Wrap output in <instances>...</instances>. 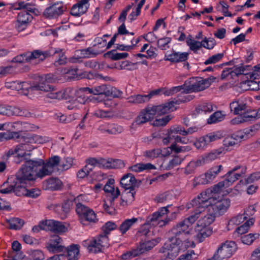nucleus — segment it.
<instances>
[{"instance_id":"f257e3e1","label":"nucleus","mask_w":260,"mask_h":260,"mask_svg":"<svg viewBox=\"0 0 260 260\" xmlns=\"http://www.w3.org/2000/svg\"><path fill=\"white\" fill-rule=\"evenodd\" d=\"M60 161V157L54 156L46 160L43 159L29 160L22 166L18 172L13 182L8 187L2 188V193H9L13 191L17 196L26 194V187H29L37 177L42 178L52 174Z\"/></svg>"},{"instance_id":"f03ea898","label":"nucleus","mask_w":260,"mask_h":260,"mask_svg":"<svg viewBox=\"0 0 260 260\" xmlns=\"http://www.w3.org/2000/svg\"><path fill=\"white\" fill-rule=\"evenodd\" d=\"M213 199L211 196V190L207 189L202 192L197 198L193 199L191 203L187 204L186 207L189 209L194 208V211L193 214L200 213L195 231L197 233L196 238L199 242H203L205 238L210 236L212 233V230L210 227L215 219V213L209 210V206L212 203Z\"/></svg>"},{"instance_id":"7ed1b4c3","label":"nucleus","mask_w":260,"mask_h":260,"mask_svg":"<svg viewBox=\"0 0 260 260\" xmlns=\"http://www.w3.org/2000/svg\"><path fill=\"white\" fill-rule=\"evenodd\" d=\"M200 213L192 214L178 223L169 232V240L159 249L162 256L172 259L175 257L182 249L180 244L182 238L190 234V226L198 218Z\"/></svg>"},{"instance_id":"20e7f679","label":"nucleus","mask_w":260,"mask_h":260,"mask_svg":"<svg viewBox=\"0 0 260 260\" xmlns=\"http://www.w3.org/2000/svg\"><path fill=\"white\" fill-rule=\"evenodd\" d=\"M85 92L94 95L104 94L106 96H110L112 93L109 90V86L107 85H101L92 87H83L79 89L80 96L78 100L81 103H88L89 102L98 101V99L93 96L87 97L85 94Z\"/></svg>"},{"instance_id":"39448f33","label":"nucleus","mask_w":260,"mask_h":260,"mask_svg":"<svg viewBox=\"0 0 260 260\" xmlns=\"http://www.w3.org/2000/svg\"><path fill=\"white\" fill-rule=\"evenodd\" d=\"M206 88V87L205 86L202 79H200L199 80H196L195 82H193V81H186L183 85L173 87L166 91L165 94L167 95H170L180 91H182V93H188L202 91Z\"/></svg>"},{"instance_id":"423d86ee","label":"nucleus","mask_w":260,"mask_h":260,"mask_svg":"<svg viewBox=\"0 0 260 260\" xmlns=\"http://www.w3.org/2000/svg\"><path fill=\"white\" fill-rule=\"evenodd\" d=\"M206 88V87L205 86L202 79H200L199 80H196L195 82H193V81H186L183 85L173 87L166 91L165 94L167 95H170L180 91H182V93H188L202 91Z\"/></svg>"},{"instance_id":"0eeeda50","label":"nucleus","mask_w":260,"mask_h":260,"mask_svg":"<svg viewBox=\"0 0 260 260\" xmlns=\"http://www.w3.org/2000/svg\"><path fill=\"white\" fill-rule=\"evenodd\" d=\"M29 135L24 137L21 143L16 147L10 149L7 153V156H14L15 157L20 159V160H15L16 163H19L24 157L27 154V152H30L35 148L34 143L27 142V139H29Z\"/></svg>"},{"instance_id":"6e6552de","label":"nucleus","mask_w":260,"mask_h":260,"mask_svg":"<svg viewBox=\"0 0 260 260\" xmlns=\"http://www.w3.org/2000/svg\"><path fill=\"white\" fill-rule=\"evenodd\" d=\"M192 99L191 95H179L175 100L170 101L164 104L152 106L154 113L158 115H161L176 110L177 106L181 103L187 102Z\"/></svg>"},{"instance_id":"1a4fd4ad","label":"nucleus","mask_w":260,"mask_h":260,"mask_svg":"<svg viewBox=\"0 0 260 260\" xmlns=\"http://www.w3.org/2000/svg\"><path fill=\"white\" fill-rule=\"evenodd\" d=\"M84 199V196L83 195L78 196L74 199L76 212L80 215H83L86 221L96 222L98 219L95 213L92 209L83 204Z\"/></svg>"},{"instance_id":"9d476101","label":"nucleus","mask_w":260,"mask_h":260,"mask_svg":"<svg viewBox=\"0 0 260 260\" xmlns=\"http://www.w3.org/2000/svg\"><path fill=\"white\" fill-rule=\"evenodd\" d=\"M168 212V206L162 207L158 211L148 216L146 222L151 227L156 225L162 227L169 222L167 217Z\"/></svg>"},{"instance_id":"9b49d317","label":"nucleus","mask_w":260,"mask_h":260,"mask_svg":"<svg viewBox=\"0 0 260 260\" xmlns=\"http://www.w3.org/2000/svg\"><path fill=\"white\" fill-rule=\"evenodd\" d=\"M45 55L40 50H35L32 52L21 54L14 57L11 62L17 63H23L27 62L37 63L45 59Z\"/></svg>"},{"instance_id":"f8f14e48","label":"nucleus","mask_w":260,"mask_h":260,"mask_svg":"<svg viewBox=\"0 0 260 260\" xmlns=\"http://www.w3.org/2000/svg\"><path fill=\"white\" fill-rule=\"evenodd\" d=\"M211 190V196L213 199L212 203L210 204L208 208L209 210H211L213 213L221 215L226 211L230 206V200L228 199H223L221 200L217 201L214 197V192Z\"/></svg>"},{"instance_id":"ddd939ff","label":"nucleus","mask_w":260,"mask_h":260,"mask_svg":"<svg viewBox=\"0 0 260 260\" xmlns=\"http://www.w3.org/2000/svg\"><path fill=\"white\" fill-rule=\"evenodd\" d=\"M155 115V114L152 107L146 108L140 113L136 120L133 122L131 128L135 129L137 125L148 122L151 119H153Z\"/></svg>"},{"instance_id":"4468645a","label":"nucleus","mask_w":260,"mask_h":260,"mask_svg":"<svg viewBox=\"0 0 260 260\" xmlns=\"http://www.w3.org/2000/svg\"><path fill=\"white\" fill-rule=\"evenodd\" d=\"M225 177V178L223 181L214 186L212 190L214 193L219 192L222 189L232 185L241 177V174H231V172H228Z\"/></svg>"},{"instance_id":"2eb2a0df","label":"nucleus","mask_w":260,"mask_h":260,"mask_svg":"<svg viewBox=\"0 0 260 260\" xmlns=\"http://www.w3.org/2000/svg\"><path fill=\"white\" fill-rule=\"evenodd\" d=\"M48 250L52 253L64 251L65 247L62 245V240L57 235L51 236L46 244Z\"/></svg>"},{"instance_id":"dca6fc26","label":"nucleus","mask_w":260,"mask_h":260,"mask_svg":"<svg viewBox=\"0 0 260 260\" xmlns=\"http://www.w3.org/2000/svg\"><path fill=\"white\" fill-rule=\"evenodd\" d=\"M53 79L51 78V76L48 75L42 78L40 82L34 86L31 85L30 93H32L34 91L41 90L44 92H49L50 91L53 90V86L49 84V83L52 82Z\"/></svg>"},{"instance_id":"f3484780","label":"nucleus","mask_w":260,"mask_h":260,"mask_svg":"<svg viewBox=\"0 0 260 260\" xmlns=\"http://www.w3.org/2000/svg\"><path fill=\"white\" fill-rule=\"evenodd\" d=\"M64 9L63 4L58 2L46 9L43 14L46 18H56L63 13Z\"/></svg>"},{"instance_id":"a211bd4d","label":"nucleus","mask_w":260,"mask_h":260,"mask_svg":"<svg viewBox=\"0 0 260 260\" xmlns=\"http://www.w3.org/2000/svg\"><path fill=\"white\" fill-rule=\"evenodd\" d=\"M6 86L13 90L19 91L20 93L27 95L30 93L31 85L26 82L13 81L7 82Z\"/></svg>"},{"instance_id":"6ab92c4d","label":"nucleus","mask_w":260,"mask_h":260,"mask_svg":"<svg viewBox=\"0 0 260 260\" xmlns=\"http://www.w3.org/2000/svg\"><path fill=\"white\" fill-rule=\"evenodd\" d=\"M98 131L102 134L116 135L121 133L123 128L115 123H104L99 126Z\"/></svg>"},{"instance_id":"aec40b11","label":"nucleus","mask_w":260,"mask_h":260,"mask_svg":"<svg viewBox=\"0 0 260 260\" xmlns=\"http://www.w3.org/2000/svg\"><path fill=\"white\" fill-rule=\"evenodd\" d=\"M90 0H81L78 3L74 5L71 10L72 15L79 17L84 14L89 7Z\"/></svg>"},{"instance_id":"412c9836","label":"nucleus","mask_w":260,"mask_h":260,"mask_svg":"<svg viewBox=\"0 0 260 260\" xmlns=\"http://www.w3.org/2000/svg\"><path fill=\"white\" fill-rule=\"evenodd\" d=\"M42 54L45 55V59L48 56L58 54V58L54 62V64L55 66L64 64L67 62V58L64 53L62 52V49L60 48H51L48 51L42 52Z\"/></svg>"},{"instance_id":"4be33fe9","label":"nucleus","mask_w":260,"mask_h":260,"mask_svg":"<svg viewBox=\"0 0 260 260\" xmlns=\"http://www.w3.org/2000/svg\"><path fill=\"white\" fill-rule=\"evenodd\" d=\"M46 226L43 227L45 231H50L56 233H64L67 231V228L61 222L54 220H47L45 223Z\"/></svg>"},{"instance_id":"5701e85b","label":"nucleus","mask_w":260,"mask_h":260,"mask_svg":"<svg viewBox=\"0 0 260 260\" xmlns=\"http://www.w3.org/2000/svg\"><path fill=\"white\" fill-rule=\"evenodd\" d=\"M71 201H67L62 205H54L52 208L61 219H65L70 212Z\"/></svg>"},{"instance_id":"b1692460","label":"nucleus","mask_w":260,"mask_h":260,"mask_svg":"<svg viewBox=\"0 0 260 260\" xmlns=\"http://www.w3.org/2000/svg\"><path fill=\"white\" fill-rule=\"evenodd\" d=\"M13 251L8 253V260H20L23 258V255L20 251L21 245L17 241H14L12 244Z\"/></svg>"},{"instance_id":"393cba45","label":"nucleus","mask_w":260,"mask_h":260,"mask_svg":"<svg viewBox=\"0 0 260 260\" xmlns=\"http://www.w3.org/2000/svg\"><path fill=\"white\" fill-rule=\"evenodd\" d=\"M182 159L178 156H175L170 160L164 159L162 164L159 166V169L160 170H170L174 167L179 165Z\"/></svg>"},{"instance_id":"a878e982","label":"nucleus","mask_w":260,"mask_h":260,"mask_svg":"<svg viewBox=\"0 0 260 260\" xmlns=\"http://www.w3.org/2000/svg\"><path fill=\"white\" fill-rule=\"evenodd\" d=\"M120 184L126 189H134L136 185V180L132 174L128 173L122 177Z\"/></svg>"},{"instance_id":"bb28decb","label":"nucleus","mask_w":260,"mask_h":260,"mask_svg":"<svg viewBox=\"0 0 260 260\" xmlns=\"http://www.w3.org/2000/svg\"><path fill=\"white\" fill-rule=\"evenodd\" d=\"M248 108L246 103L242 100H238L230 104L231 111L235 115L242 114Z\"/></svg>"},{"instance_id":"cd10ccee","label":"nucleus","mask_w":260,"mask_h":260,"mask_svg":"<svg viewBox=\"0 0 260 260\" xmlns=\"http://www.w3.org/2000/svg\"><path fill=\"white\" fill-rule=\"evenodd\" d=\"M188 55L187 52H174L167 55L165 60L172 62H182L187 59Z\"/></svg>"},{"instance_id":"c85d7f7f","label":"nucleus","mask_w":260,"mask_h":260,"mask_svg":"<svg viewBox=\"0 0 260 260\" xmlns=\"http://www.w3.org/2000/svg\"><path fill=\"white\" fill-rule=\"evenodd\" d=\"M6 115L8 116L16 115L28 117L30 115V113L26 110L16 107L6 105Z\"/></svg>"},{"instance_id":"c756f323","label":"nucleus","mask_w":260,"mask_h":260,"mask_svg":"<svg viewBox=\"0 0 260 260\" xmlns=\"http://www.w3.org/2000/svg\"><path fill=\"white\" fill-rule=\"evenodd\" d=\"M139 221V218L133 217L131 219L124 220L118 228V230L121 234L126 233L131 228L134 226Z\"/></svg>"},{"instance_id":"7c9ffc66","label":"nucleus","mask_w":260,"mask_h":260,"mask_svg":"<svg viewBox=\"0 0 260 260\" xmlns=\"http://www.w3.org/2000/svg\"><path fill=\"white\" fill-rule=\"evenodd\" d=\"M254 221V220L253 218H249V219L243 225L236 229L233 233V236L235 238H237L240 235L245 234L247 232L249 228L253 224Z\"/></svg>"},{"instance_id":"2f4dec72","label":"nucleus","mask_w":260,"mask_h":260,"mask_svg":"<svg viewBox=\"0 0 260 260\" xmlns=\"http://www.w3.org/2000/svg\"><path fill=\"white\" fill-rule=\"evenodd\" d=\"M240 115L244 123L259 118L257 110L248 109V108Z\"/></svg>"},{"instance_id":"473e14b6","label":"nucleus","mask_w":260,"mask_h":260,"mask_svg":"<svg viewBox=\"0 0 260 260\" xmlns=\"http://www.w3.org/2000/svg\"><path fill=\"white\" fill-rule=\"evenodd\" d=\"M63 252L67 253L68 260H77L79 253V246L78 245H72L70 247H65Z\"/></svg>"},{"instance_id":"72a5a7b5","label":"nucleus","mask_w":260,"mask_h":260,"mask_svg":"<svg viewBox=\"0 0 260 260\" xmlns=\"http://www.w3.org/2000/svg\"><path fill=\"white\" fill-rule=\"evenodd\" d=\"M98 54V53L96 51L91 48L78 50L75 52V55L80 58L93 57L96 56Z\"/></svg>"},{"instance_id":"f704fd0d","label":"nucleus","mask_w":260,"mask_h":260,"mask_svg":"<svg viewBox=\"0 0 260 260\" xmlns=\"http://www.w3.org/2000/svg\"><path fill=\"white\" fill-rule=\"evenodd\" d=\"M257 131V128L256 126H253L250 128H246L243 131L239 132L236 137L239 139L245 140L254 135Z\"/></svg>"},{"instance_id":"c9c22d12","label":"nucleus","mask_w":260,"mask_h":260,"mask_svg":"<svg viewBox=\"0 0 260 260\" xmlns=\"http://www.w3.org/2000/svg\"><path fill=\"white\" fill-rule=\"evenodd\" d=\"M251 67L250 66H234L233 68L231 69V72L234 73L237 75L243 74L247 76V78L250 79V74L251 72H248L250 70Z\"/></svg>"},{"instance_id":"e433bc0d","label":"nucleus","mask_w":260,"mask_h":260,"mask_svg":"<svg viewBox=\"0 0 260 260\" xmlns=\"http://www.w3.org/2000/svg\"><path fill=\"white\" fill-rule=\"evenodd\" d=\"M223 168L221 165L214 166L210 168L206 173L207 174L208 178L211 182L219 175Z\"/></svg>"},{"instance_id":"4c0bfd02","label":"nucleus","mask_w":260,"mask_h":260,"mask_svg":"<svg viewBox=\"0 0 260 260\" xmlns=\"http://www.w3.org/2000/svg\"><path fill=\"white\" fill-rule=\"evenodd\" d=\"M8 227L12 230H19L23 225L24 222L18 218H12L7 220Z\"/></svg>"},{"instance_id":"58836bf2","label":"nucleus","mask_w":260,"mask_h":260,"mask_svg":"<svg viewBox=\"0 0 260 260\" xmlns=\"http://www.w3.org/2000/svg\"><path fill=\"white\" fill-rule=\"evenodd\" d=\"M127 100L129 103L138 104L148 102V98L145 95L134 94L128 97Z\"/></svg>"},{"instance_id":"ea45409f","label":"nucleus","mask_w":260,"mask_h":260,"mask_svg":"<svg viewBox=\"0 0 260 260\" xmlns=\"http://www.w3.org/2000/svg\"><path fill=\"white\" fill-rule=\"evenodd\" d=\"M161 153L162 150L160 149L155 148L145 151L143 152V156L149 159H154L162 155Z\"/></svg>"},{"instance_id":"a19ab883","label":"nucleus","mask_w":260,"mask_h":260,"mask_svg":"<svg viewBox=\"0 0 260 260\" xmlns=\"http://www.w3.org/2000/svg\"><path fill=\"white\" fill-rule=\"evenodd\" d=\"M46 97L52 100H61L65 98L64 91L55 90L53 86V90L48 92Z\"/></svg>"},{"instance_id":"79ce46f5","label":"nucleus","mask_w":260,"mask_h":260,"mask_svg":"<svg viewBox=\"0 0 260 260\" xmlns=\"http://www.w3.org/2000/svg\"><path fill=\"white\" fill-rule=\"evenodd\" d=\"M213 110V106L209 103H203L196 108V111L199 114H206L211 112Z\"/></svg>"},{"instance_id":"37998d69","label":"nucleus","mask_w":260,"mask_h":260,"mask_svg":"<svg viewBox=\"0 0 260 260\" xmlns=\"http://www.w3.org/2000/svg\"><path fill=\"white\" fill-rule=\"evenodd\" d=\"M186 44L189 46V49L194 53H197L198 51L202 47L201 42L196 41L192 38H187Z\"/></svg>"},{"instance_id":"c03bdc74","label":"nucleus","mask_w":260,"mask_h":260,"mask_svg":"<svg viewBox=\"0 0 260 260\" xmlns=\"http://www.w3.org/2000/svg\"><path fill=\"white\" fill-rule=\"evenodd\" d=\"M221 153L222 151L220 149L214 150L204 155L203 156L206 163L208 164L218 158Z\"/></svg>"},{"instance_id":"a18cd8bd","label":"nucleus","mask_w":260,"mask_h":260,"mask_svg":"<svg viewBox=\"0 0 260 260\" xmlns=\"http://www.w3.org/2000/svg\"><path fill=\"white\" fill-rule=\"evenodd\" d=\"M61 181L56 178H50L47 181V187L51 190H57L61 186Z\"/></svg>"},{"instance_id":"49530a36","label":"nucleus","mask_w":260,"mask_h":260,"mask_svg":"<svg viewBox=\"0 0 260 260\" xmlns=\"http://www.w3.org/2000/svg\"><path fill=\"white\" fill-rule=\"evenodd\" d=\"M242 83V86L245 88V90H259L258 83L257 82L252 80V79H249Z\"/></svg>"},{"instance_id":"de8ad7c7","label":"nucleus","mask_w":260,"mask_h":260,"mask_svg":"<svg viewBox=\"0 0 260 260\" xmlns=\"http://www.w3.org/2000/svg\"><path fill=\"white\" fill-rule=\"evenodd\" d=\"M29 139H27V142L43 144L49 141V138L47 137H43L39 135H29Z\"/></svg>"},{"instance_id":"09e8293b","label":"nucleus","mask_w":260,"mask_h":260,"mask_svg":"<svg viewBox=\"0 0 260 260\" xmlns=\"http://www.w3.org/2000/svg\"><path fill=\"white\" fill-rule=\"evenodd\" d=\"M259 234L258 233H250L242 236L241 237V240L244 244L250 245L255 240L259 238Z\"/></svg>"},{"instance_id":"8fccbe9b","label":"nucleus","mask_w":260,"mask_h":260,"mask_svg":"<svg viewBox=\"0 0 260 260\" xmlns=\"http://www.w3.org/2000/svg\"><path fill=\"white\" fill-rule=\"evenodd\" d=\"M96 241H97V239L95 237L90 241V244L88 245V250L90 252L96 253L103 250L100 243Z\"/></svg>"},{"instance_id":"3c124183","label":"nucleus","mask_w":260,"mask_h":260,"mask_svg":"<svg viewBox=\"0 0 260 260\" xmlns=\"http://www.w3.org/2000/svg\"><path fill=\"white\" fill-rule=\"evenodd\" d=\"M224 118V115L220 111H217L212 114L208 119V123L212 124L221 121L223 120Z\"/></svg>"},{"instance_id":"603ef678","label":"nucleus","mask_w":260,"mask_h":260,"mask_svg":"<svg viewBox=\"0 0 260 260\" xmlns=\"http://www.w3.org/2000/svg\"><path fill=\"white\" fill-rule=\"evenodd\" d=\"M210 183H211V181L208 178L206 173H205L194 179L193 184L196 186L199 184H207Z\"/></svg>"},{"instance_id":"864d4df0","label":"nucleus","mask_w":260,"mask_h":260,"mask_svg":"<svg viewBox=\"0 0 260 260\" xmlns=\"http://www.w3.org/2000/svg\"><path fill=\"white\" fill-rule=\"evenodd\" d=\"M26 123H23L20 121H17L15 122H7V131H22L23 129V125L26 124Z\"/></svg>"},{"instance_id":"5fc2aeb1","label":"nucleus","mask_w":260,"mask_h":260,"mask_svg":"<svg viewBox=\"0 0 260 260\" xmlns=\"http://www.w3.org/2000/svg\"><path fill=\"white\" fill-rule=\"evenodd\" d=\"M209 145L205 136L200 137L194 143V145L198 149L203 150Z\"/></svg>"},{"instance_id":"6e6d98bb","label":"nucleus","mask_w":260,"mask_h":260,"mask_svg":"<svg viewBox=\"0 0 260 260\" xmlns=\"http://www.w3.org/2000/svg\"><path fill=\"white\" fill-rule=\"evenodd\" d=\"M28 253L31 260H43L45 257L43 252L40 250H30Z\"/></svg>"},{"instance_id":"4d7b16f0","label":"nucleus","mask_w":260,"mask_h":260,"mask_svg":"<svg viewBox=\"0 0 260 260\" xmlns=\"http://www.w3.org/2000/svg\"><path fill=\"white\" fill-rule=\"evenodd\" d=\"M170 132H171V136L174 137V139L176 138V136H179L178 134L185 136L186 129L184 127L180 125H177L171 128Z\"/></svg>"},{"instance_id":"13d9d810","label":"nucleus","mask_w":260,"mask_h":260,"mask_svg":"<svg viewBox=\"0 0 260 260\" xmlns=\"http://www.w3.org/2000/svg\"><path fill=\"white\" fill-rule=\"evenodd\" d=\"M198 256L193 250H190L180 255L176 260H194L198 258Z\"/></svg>"},{"instance_id":"bf43d9fd","label":"nucleus","mask_w":260,"mask_h":260,"mask_svg":"<svg viewBox=\"0 0 260 260\" xmlns=\"http://www.w3.org/2000/svg\"><path fill=\"white\" fill-rule=\"evenodd\" d=\"M223 57V53H217L210 56L207 59H206L204 63L205 65H208L210 64H214L219 62Z\"/></svg>"},{"instance_id":"052dcab7","label":"nucleus","mask_w":260,"mask_h":260,"mask_svg":"<svg viewBox=\"0 0 260 260\" xmlns=\"http://www.w3.org/2000/svg\"><path fill=\"white\" fill-rule=\"evenodd\" d=\"M79 94V89L76 91V95L77 98L76 100H74L73 102L70 103L69 105L67 106V108L69 110H74L80 108V105H82L83 104H85L86 103H81L79 102L78 99L80 96Z\"/></svg>"},{"instance_id":"680f3d73","label":"nucleus","mask_w":260,"mask_h":260,"mask_svg":"<svg viewBox=\"0 0 260 260\" xmlns=\"http://www.w3.org/2000/svg\"><path fill=\"white\" fill-rule=\"evenodd\" d=\"M205 136L209 144L212 142L220 139L222 137L221 133L219 132L210 133L205 135Z\"/></svg>"},{"instance_id":"e2e57ef3","label":"nucleus","mask_w":260,"mask_h":260,"mask_svg":"<svg viewBox=\"0 0 260 260\" xmlns=\"http://www.w3.org/2000/svg\"><path fill=\"white\" fill-rule=\"evenodd\" d=\"M95 238L97 239L96 242L100 243V245L102 246L103 249L109 246V239L107 235H101Z\"/></svg>"},{"instance_id":"0e129e2a","label":"nucleus","mask_w":260,"mask_h":260,"mask_svg":"<svg viewBox=\"0 0 260 260\" xmlns=\"http://www.w3.org/2000/svg\"><path fill=\"white\" fill-rule=\"evenodd\" d=\"M171 118L169 116H166L161 118H157L153 122V125L156 126H161L166 125L170 121Z\"/></svg>"},{"instance_id":"69168bd1","label":"nucleus","mask_w":260,"mask_h":260,"mask_svg":"<svg viewBox=\"0 0 260 260\" xmlns=\"http://www.w3.org/2000/svg\"><path fill=\"white\" fill-rule=\"evenodd\" d=\"M247 219V217L243 214H239L236 217L232 218L229 221L230 224L238 225Z\"/></svg>"},{"instance_id":"338daca9","label":"nucleus","mask_w":260,"mask_h":260,"mask_svg":"<svg viewBox=\"0 0 260 260\" xmlns=\"http://www.w3.org/2000/svg\"><path fill=\"white\" fill-rule=\"evenodd\" d=\"M116 228L117 225L114 222L108 221L106 222L103 226L102 230L104 232L105 235H107V234H109L111 231L114 230Z\"/></svg>"},{"instance_id":"774afa93","label":"nucleus","mask_w":260,"mask_h":260,"mask_svg":"<svg viewBox=\"0 0 260 260\" xmlns=\"http://www.w3.org/2000/svg\"><path fill=\"white\" fill-rule=\"evenodd\" d=\"M31 15L26 12H20L18 14L17 16V20L28 23L31 21Z\"/></svg>"}]
</instances>
